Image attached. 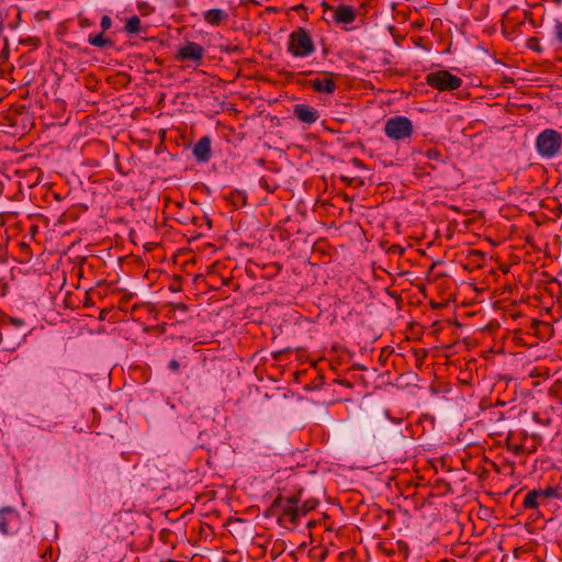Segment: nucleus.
Returning <instances> with one entry per match:
<instances>
[{
    "label": "nucleus",
    "mask_w": 562,
    "mask_h": 562,
    "mask_svg": "<svg viewBox=\"0 0 562 562\" xmlns=\"http://www.w3.org/2000/svg\"><path fill=\"white\" fill-rule=\"evenodd\" d=\"M536 147L541 157L552 158L561 151L562 135L553 128H546L537 136Z\"/></svg>",
    "instance_id": "obj_2"
},
{
    "label": "nucleus",
    "mask_w": 562,
    "mask_h": 562,
    "mask_svg": "<svg viewBox=\"0 0 562 562\" xmlns=\"http://www.w3.org/2000/svg\"><path fill=\"white\" fill-rule=\"evenodd\" d=\"M417 366L420 367L423 364L424 359L427 356V351L425 349L416 350L415 351Z\"/></svg>",
    "instance_id": "obj_20"
},
{
    "label": "nucleus",
    "mask_w": 562,
    "mask_h": 562,
    "mask_svg": "<svg viewBox=\"0 0 562 562\" xmlns=\"http://www.w3.org/2000/svg\"><path fill=\"white\" fill-rule=\"evenodd\" d=\"M112 25V20L110 16L108 15H103L102 19H101V27H102V32L109 30Z\"/></svg>",
    "instance_id": "obj_22"
},
{
    "label": "nucleus",
    "mask_w": 562,
    "mask_h": 562,
    "mask_svg": "<svg viewBox=\"0 0 562 562\" xmlns=\"http://www.w3.org/2000/svg\"><path fill=\"white\" fill-rule=\"evenodd\" d=\"M88 42L90 45L100 48L113 47V42L110 38L104 37L103 32L94 36L90 35Z\"/></svg>",
    "instance_id": "obj_14"
},
{
    "label": "nucleus",
    "mask_w": 562,
    "mask_h": 562,
    "mask_svg": "<svg viewBox=\"0 0 562 562\" xmlns=\"http://www.w3.org/2000/svg\"><path fill=\"white\" fill-rule=\"evenodd\" d=\"M352 368L356 369V370H360V371L367 370V368L363 364H360V363H355L352 366Z\"/></svg>",
    "instance_id": "obj_29"
},
{
    "label": "nucleus",
    "mask_w": 562,
    "mask_h": 562,
    "mask_svg": "<svg viewBox=\"0 0 562 562\" xmlns=\"http://www.w3.org/2000/svg\"><path fill=\"white\" fill-rule=\"evenodd\" d=\"M541 494L543 495V497H546L548 501H550L551 498H559L561 499L562 498V487L560 486H549V487H546V488H538Z\"/></svg>",
    "instance_id": "obj_15"
},
{
    "label": "nucleus",
    "mask_w": 562,
    "mask_h": 562,
    "mask_svg": "<svg viewBox=\"0 0 562 562\" xmlns=\"http://www.w3.org/2000/svg\"><path fill=\"white\" fill-rule=\"evenodd\" d=\"M168 368H169L171 371L176 372V371H178V370L180 369V363H179V361H178V360L172 359V360H170V361H169V363H168Z\"/></svg>",
    "instance_id": "obj_26"
},
{
    "label": "nucleus",
    "mask_w": 562,
    "mask_h": 562,
    "mask_svg": "<svg viewBox=\"0 0 562 562\" xmlns=\"http://www.w3.org/2000/svg\"><path fill=\"white\" fill-rule=\"evenodd\" d=\"M318 505V501L316 499H307L302 505H300V518L302 516L307 515L310 512L314 510Z\"/></svg>",
    "instance_id": "obj_17"
},
{
    "label": "nucleus",
    "mask_w": 562,
    "mask_h": 562,
    "mask_svg": "<svg viewBox=\"0 0 562 562\" xmlns=\"http://www.w3.org/2000/svg\"><path fill=\"white\" fill-rule=\"evenodd\" d=\"M426 157L430 160H438L441 158V153L437 148H429L426 151Z\"/></svg>",
    "instance_id": "obj_18"
},
{
    "label": "nucleus",
    "mask_w": 562,
    "mask_h": 562,
    "mask_svg": "<svg viewBox=\"0 0 562 562\" xmlns=\"http://www.w3.org/2000/svg\"><path fill=\"white\" fill-rule=\"evenodd\" d=\"M204 48L194 42H188L178 50V58L192 61H200L203 58Z\"/></svg>",
    "instance_id": "obj_7"
},
{
    "label": "nucleus",
    "mask_w": 562,
    "mask_h": 562,
    "mask_svg": "<svg viewBox=\"0 0 562 562\" xmlns=\"http://www.w3.org/2000/svg\"><path fill=\"white\" fill-rule=\"evenodd\" d=\"M414 132L412 121L403 115L389 119L384 125L385 135L393 140L409 138Z\"/></svg>",
    "instance_id": "obj_4"
},
{
    "label": "nucleus",
    "mask_w": 562,
    "mask_h": 562,
    "mask_svg": "<svg viewBox=\"0 0 562 562\" xmlns=\"http://www.w3.org/2000/svg\"><path fill=\"white\" fill-rule=\"evenodd\" d=\"M8 323L12 324L15 327H20L24 325V321L22 318L8 317Z\"/></svg>",
    "instance_id": "obj_24"
},
{
    "label": "nucleus",
    "mask_w": 562,
    "mask_h": 562,
    "mask_svg": "<svg viewBox=\"0 0 562 562\" xmlns=\"http://www.w3.org/2000/svg\"><path fill=\"white\" fill-rule=\"evenodd\" d=\"M211 153V139L209 136L201 137L192 149V154L199 162L209 161Z\"/></svg>",
    "instance_id": "obj_10"
},
{
    "label": "nucleus",
    "mask_w": 562,
    "mask_h": 562,
    "mask_svg": "<svg viewBox=\"0 0 562 562\" xmlns=\"http://www.w3.org/2000/svg\"><path fill=\"white\" fill-rule=\"evenodd\" d=\"M334 76L335 75L330 72L323 78L311 79L308 86L319 93H333L337 88Z\"/></svg>",
    "instance_id": "obj_8"
},
{
    "label": "nucleus",
    "mask_w": 562,
    "mask_h": 562,
    "mask_svg": "<svg viewBox=\"0 0 562 562\" xmlns=\"http://www.w3.org/2000/svg\"><path fill=\"white\" fill-rule=\"evenodd\" d=\"M539 496H540L539 493L530 491L527 493V495L524 497V501H522V507L525 509L535 510V513L531 515L535 518L542 516V514L540 512L539 502H538Z\"/></svg>",
    "instance_id": "obj_12"
},
{
    "label": "nucleus",
    "mask_w": 562,
    "mask_h": 562,
    "mask_svg": "<svg viewBox=\"0 0 562 562\" xmlns=\"http://www.w3.org/2000/svg\"><path fill=\"white\" fill-rule=\"evenodd\" d=\"M293 114L300 122L306 124H313L319 117L318 111L306 104H295L293 108Z\"/></svg>",
    "instance_id": "obj_9"
},
{
    "label": "nucleus",
    "mask_w": 562,
    "mask_h": 562,
    "mask_svg": "<svg viewBox=\"0 0 562 562\" xmlns=\"http://www.w3.org/2000/svg\"><path fill=\"white\" fill-rule=\"evenodd\" d=\"M24 42H26V43H29V44L36 45V42H38V40H37V38H31V37H30V38L25 40Z\"/></svg>",
    "instance_id": "obj_30"
},
{
    "label": "nucleus",
    "mask_w": 562,
    "mask_h": 562,
    "mask_svg": "<svg viewBox=\"0 0 562 562\" xmlns=\"http://www.w3.org/2000/svg\"><path fill=\"white\" fill-rule=\"evenodd\" d=\"M426 82L434 89L440 91H450L460 88L462 85V79L450 74L448 70H438L429 72L426 76Z\"/></svg>",
    "instance_id": "obj_5"
},
{
    "label": "nucleus",
    "mask_w": 562,
    "mask_h": 562,
    "mask_svg": "<svg viewBox=\"0 0 562 562\" xmlns=\"http://www.w3.org/2000/svg\"><path fill=\"white\" fill-rule=\"evenodd\" d=\"M125 31L128 34L138 33L140 31V19L137 15L128 18L125 24Z\"/></svg>",
    "instance_id": "obj_16"
},
{
    "label": "nucleus",
    "mask_w": 562,
    "mask_h": 562,
    "mask_svg": "<svg viewBox=\"0 0 562 562\" xmlns=\"http://www.w3.org/2000/svg\"><path fill=\"white\" fill-rule=\"evenodd\" d=\"M334 19L338 24H351L356 20L355 9L347 4H339L335 10Z\"/></svg>",
    "instance_id": "obj_11"
},
{
    "label": "nucleus",
    "mask_w": 562,
    "mask_h": 562,
    "mask_svg": "<svg viewBox=\"0 0 562 562\" xmlns=\"http://www.w3.org/2000/svg\"><path fill=\"white\" fill-rule=\"evenodd\" d=\"M236 196L240 200V205H244L246 203V196L241 192H237Z\"/></svg>",
    "instance_id": "obj_27"
},
{
    "label": "nucleus",
    "mask_w": 562,
    "mask_h": 562,
    "mask_svg": "<svg viewBox=\"0 0 562 562\" xmlns=\"http://www.w3.org/2000/svg\"><path fill=\"white\" fill-rule=\"evenodd\" d=\"M391 249H392L393 252H398V254H402L404 251V249L401 246H398V245L392 246Z\"/></svg>",
    "instance_id": "obj_28"
},
{
    "label": "nucleus",
    "mask_w": 562,
    "mask_h": 562,
    "mask_svg": "<svg viewBox=\"0 0 562 562\" xmlns=\"http://www.w3.org/2000/svg\"><path fill=\"white\" fill-rule=\"evenodd\" d=\"M20 525L19 513L11 508L4 507L0 510V532L2 535L13 533L18 530Z\"/></svg>",
    "instance_id": "obj_6"
},
{
    "label": "nucleus",
    "mask_w": 562,
    "mask_h": 562,
    "mask_svg": "<svg viewBox=\"0 0 562 562\" xmlns=\"http://www.w3.org/2000/svg\"><path fill=\"white\" fill-rule=\"evenodd\" d=\"M532 492L540 494L539 499H538L540 508L544 507L549 504V501L546 497H543V495L541 494V492L539 490H532Z\"/></svg>",
    "instance_id": "obj_25"
},
{
    "label": "nucleus",
    "mask_w": 562,
    "mask_h": 562,
    "mask_svg": "<svg viewBox=\"0 0 562 562\" xmlns=\"http://www.w3.org/2000/svg\"><path fill=\"white\" fill-rule=\"evenodd\" d=\"M303 490H299L295 495H279L271 504V510H278L279 521L295 526L300 522V503Z\"/></svg>",
    "instance_id": "obj_1"
},
{
    "label": "nucleus",
    "mask_w": 562,
    "mask_h": 562,
    "mask_svg": "<svg viewBox=\"0 0 562 562\" xmlns=\"http://www.w3.org/2000/svg\"><path fill=\"white\" fill-rule=\"evenodd\" d=\"M554 37L555 40L562 44V22H558L554 26Z\"/></svg>",
    "instance_id": "obj_21"
},
{
    "label": "nucleus",
    "mask_w": 562,
    "mask_h": 562,
    "mask_svg": "<svg viewBox=\"0 0 562 562\" xmlns=\"http://www.w3.org/2000/svg\"><path fill=\"white\" fill-rule=\"evenodd\" d=\"M314 50V43L305 29L297 27L289 35L288 52L294 57H306Z\"/></svg>",
    "instance_id": "obj_3"
},
{
    "label": "nucleus",
    "mask_w": 562,
    "mask_h": 562,
    "mask_svg": "<svg viewBox=\"0 0 562 562\" xmlns=\"http://www.w3.org/2000/svg\"><path fill=\"white\" fill-rule=\"evenodd\" d=\"M562 389V379H559L554 382V384L550 387V395L559 396V391Z\"/></svg>",
    "instance_id": "obj_19"
},
{
    "label": "nucleus",
    "mask_w": 562,
    "mask_h": 562,
    "mask_svg": "<svg viewBox=\"0 0 562 562\" xmlns=\"http://www.w3.org/2000/svg\"><path fill=\"white\" fill-rule=\"evenodd\" d=\"M160 562H178L176 560H172V559H168V560H165V561H160Z\"/></svg>",
    "instance_id": "obj_31"
},
{
    "label": "nucleus",
    "mask_w": 562,
    "mask_h": 562,
    "mask_svg": "<svg viewBox=\"0 0 562 562\" xmlns=\"http://www.w3.org/2000/svg\"><path fill=\"white\" fill-rule=\"evenodd\" d=\"M509 450L513 451L517 456L526 452L522 445H512V446H509Z\"/></svg>",
    "instance_id": "obj_23"
},
{
    "label": "nucleus",
    "mask_w": 562,
    "mask_h": 562,
    "mask_svg": "<svg viewBox=\"0 0 562 562\" xmlns=\"http://www.w3.org/2000/svg\"><path fill=\"white\" fill-rule=\"evenodd\" d=\"M353 161H355V165H358V162H360V160L357 158H355Z\"/></svg>",
    "instance_id": "obj_33"
},
{
    "label": "nucleus",
    "mask_w": 562,
    "mask_h": 562,
    "mask_svg": "<svg viewBox=\"0 0 562 562\" xmlns=\"http://www.w3.org/2000/svg\"><path fill=\"white\" fill-rule=\"evenodd\" d=\"M303 8V4H300L297 7L294 8V10H301Z\"/></svg>",
    "instance_id": "obj_32"
},
{
    "label": "nucleus",
    "mask_w": 562,
    "mask_h": 562,
    "mask_svg": "<svg viewBox=\"0 0 562 562\" xmlns=\"http://www.w3.org/2000/svg\"><path fill=\"white\" fill-rule=\"evenodd\" d=\"M227 19V13L221 9H211L204 12V20L211 25H220Z\"/></svg>",
    "instance_id": "obj_13"
}]
</instances>
